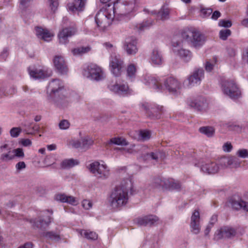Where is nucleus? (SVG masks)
<instances>
[{
	"mask_svg": "<svg viewBox=\"0 0 248 248\" xmlns=\"http://www.w3.org/2000/svg\"><path fill=\"white\" fill-rule=\"evenodd\" d=\"M132 188L133 183L130 179L123 180L109 194L108 201L110 206L112 208L117 209L125 206L128 202V192H131Z\"/></svg>",
	"mask_w": 248,
	"mask_h": 248,
	"instance_id": "nucleus-1",
	"label": "nucleus"
},
{
	"mask_svg": "<svg viewBox=\"0 0 248 248\" xmlns=\"http://www.w3.org/2000/svg\"><path fill=\"white\" fill-rule=\"evenodd\" d=\"M47 92L54 94L57 97L56 104L60 107H64L70 102L68 93L64 87V83L59 79H54L49 82Z\"/></svg>",
	"mask_w": 248,
	"mask_h": 248,
	"instance_id": "nucleus-2",
	"label": "nucleus"
},
{
	"mask_svg": "<svg viewBox=\"0 0 248 248\" xmlns=\"http://www.w3.org/2000/svg\"><path fill=\"white\" fill-rule=\"evenodd\" d=\"M115 17L118 19L119 18L113 6L108 4L107 8L101 9L97 13L95 20L97 25L101 29L105 30L111 24Z\"/></svg>",
	"mask_w": 248,
	"mask_h": 248,
	"instance_id": "nucleus-3",
	"label": "nucleus"
},
{
	"mask_svg": "<svg viewBox=\"0 0 248 248\" xmlns=\"http://www.w3.org/2000/svg\"><path fill=\"white\" fill-rule=\"evenodd\" d=\"M178 36L182 39L190 42L191 45L196 48L202 46L206 40L205 36L195 29L184 30Z\"/></svg>",
	"mask_w": 248,
	"mask_h": 248,
	"instance_id": "nucleus-4",
	"label": "nucleus"
},
{
	"mask_svg": "<svg viewBox=\"0 0 248 248\" xmlns=\"http://www.w3.org/2000/svg\"><path fill=\"white\" fill-rule=\"evenodd\" d=\"M113 7L118 16H125L138 10L139 2L138 0H118Z\"/></svg>",
	"mask_w": 248,
	"mask_h": 248,
	"instance_id": "nucleus-5",
	"label": "nucleus"
},
{
	"mask_svg": "<svg viewBox=\"0 0 248 248\" xmlns=\"http://www.w3.org/2000/svg\"><path fill=\"white\" fill-rule=\"evenodd\" d=\"M84 77L94 81H99L106 78L105 73L102 68L94 63H91L83 70Z\"/></svg>",
	"mask_w": 248,
	"mask_h": 248,
	"instance_id": "nucleus-6",
	"label": "nucleus"
},
{
	"mask_svg": "<svg viewBox=\"0 0 248 248\" xmlns=\"http://www.w3.org/2000/svg\"><path fill=\"white\" fill-rule=\"evenodd\" d=\"M172 49L173 53L185 62L189 61L192 57L191 51L184 48L183 41L178 35L173 37L171 42Z\"/></svg>",
	"mask_w": 248,
	"mask_h": 248,
	"instance_id": "nucleus-7",
	"label": "nucleus"
},
{
	"mask_svg": "<svg viewBox=\"0 0 248 248\" xmlns=\"http://www.w3.org/2000/svg\"><path fill=\"white\" fill-rule=\"evenodd\" d=\"M90 171L96 178L101 180H106L110 175V169L103 161H94L91 163L88 167Z\"/></svg>",
	"mask_w": 248,
	"mask_h": 248,
	"instance_id": "nucleus-8",
	"label": "nucleus"
},
{
	"mask_svg": "<svg viewBox=\"0 0 248 248\" xmlns=\"http://www.w3.org/2000/svg\"><path fill=\"white\" fill-rule=\"evenodd\" d=\"M221 89L224 94L232 99H236L241 97V91L233 80L227 79L222 81Z\"/></svg>",
	"mask_w": 248,
	"mask_h": 248,
	"instance_id": "nucleus-9",
	"label": "nucleus"
},
{
	"mask_svg": "<svg viewBox=\"0 0 248 248\" xmlns=\"http://www.w3.org/2000/svg\"><path fill=\"white\" fill-rule=\"evenodd\" d=\"M124 61L120 55L111 54L109 60V68L111 73L116 77L121 76L124 68Z\"/></svg>",
	"mask_w": 248,
	"mask_h": 248,
	"instance_id": "nucleus-10",
	"label": "nucleus"
},
{
	"mask_svg": "<svg viewBox=\"0 0 248 248\" xmlns=\"http://www.w3.org/2000/svg\"><path fill=\"white\" fill-rule=\"evenodd\" d=\"M108 88L110 91L121 96L130 95L133 92L126 83H119L116 82L114 84L109 85Z\"/></svg>",
	"mask_w": 248,
	"mask_h": 248,
	"instance_id": "nucleus-11",
	"label": "nucleus"
},
{
	"mask_svg": "<svg viewBox=\"0 0 248 248\" xmlns=\"http://www.w3.org/2000/svg\"><path fill=\"white\" fill-rule=\"evenodd\" d=\"M141 107L146 111L147 115L152 119H160L164 112L163 106L159 105L152 106L145 103L143 104Z\"/></svg>",
	"mask_w": 248,
	"mask_h": 248,
	"instance_id": "nucleus-12",
	"label": "nucleus"
},
{
	"mask_svg": "<svg viewBox=\"0 0 248 248\" xmlns=\"http://www.w3.org/2000/svg\"><path fill=\"white\" fill-rule=\"evenodd\" d=\"M181 82L176 78L172 77L166 78L164 81V86H162V90L167 89L172 94H177L181 88Z\"/></svg>",
	"mask_w": 248,
	"mask_h": 248,
	"instance_id": "nucleus-13",
	"label": "nucleus"
},
{
	"mask_svg": "<svg viewBox=\"0 0 248 248\" xmlns=\"http://www.w3.org/2000/svg\"><path fill=\"white\" fill-rule=\"evenodd\" d=\"M29 73L32 78L37 79L45 78L52 75V71L46 68L37 69L32 66L28 68Z\"/></svg>",
	"mask_w": 248,
	"mask_h": 248,
	"instance_id": "nucleus-14",
	"label": "nucleus"
},
{
	"mask_svg": "<svg viewBox=\"0 0 248 248\" xmlns=\"http://www.w3.org/2000/svg\"><path fill=\"white\" fill-rule=\"evenodd\" d=\"M54 66L57 72L61 75H66L68 72L67 63L63 57L59 55H55L53 59Z\"/></svg>",
	"mask_w": 248,
	"mask_h": 248,
	"instance_id": "nucleus-15",
	"label": "nucleus"
},
{
	"mask_svg": "<svg viewBox=\"0 0 248 248\" xmlns=\"http://www.w3.org/2000/svg\"><path fill=\"white\" fill-rule=\"evenodd\" d=\"M51 212L48 210L44 211L41 213V217L37 221L35 220H31V222L33 225L37 228L44 229L48 226L51 222L50 215L52 214Z\"/></svg>",
	"mask_w": 248,
	"mask_h": 248,
	"instance_id": "nucleus-16",
	"label": "nucleus"
},
{
	"mask_svg": "<svg viewBox=\"0 0 248 248\" xmlns=\"http://www.w3.org/2000/svg\"><path fill=\"white\" fill-rule=\"evenodd\" d=\"M204 77V71L202 68H196L188 77L187 80L190 86L199 85Z\"/></svg>",
	"mask_w": 248,
	"mask_h": 248,
	"instance_id": "nucleus-17",
	"label": "nucleus"
},
{
	"mask_svg": "<svg viewBox=\"0 0 248 248\" xmlns=\"http://www.w3.org/2000/svg\"><path fill=\"white\" fill-rule=\"evenodd\" d=\"M236 230L232 227L225 226L217 230L215 233L214 239L219 240L222 238H231L236 234Z\"/></svg>",
	"mask_w": 248,
	"mask_h": 248,
	"instance_id": "nucleus-18",
	"label": "nucleus"
},
{
	"mask_svg": "<svg viewBox=\"0 0 248 248\" xmlns=\"http://www.w3.org/2000/svg\"><path fill=\"white\" fill-rule=\"evenodd\" d=\"M137 45V40L135 37H128L125 40L124 48L128 55H134L138 51Z\"/></svg>",
	"mask_w": 248,
	"mask_h": 248,
	"instance_id": "nucleus-19",
	"label": "nucleus"
},
{
	"mask_svg": "<svg viewBox=\"0 0 248 248\" xmlns=\"http://www.w3.org/2000/svg\"><path fill=\"white\" fill-rule=\"evenodd\" d=\"M188 105L195 110L203 112L208 108V103L206 99L203 97H198L188 102Z\"/></svg>",
	"mask_w": 248,
	"mask_h": 248,
	"instance_id": "nucleus-20",
	"label": "nucleus"
},
{
	"mask_svg": "<svg viewBox=\"0 0 248 248\" xmlns=\"http://www.w3.org/2000/svg\"><path fill=\"white\" fill-rule=\"evenodd\" d=\"M141 80L144 84L153 88L156 91H162V85L161 82L155 77L149 74H145L143 76Z\"/></svg>",
	"mask_w": 248,
	"mask_h": 248,
	"instance_id": "nucleus-21",
	"label": "nucleus"
},
{
	"mask_svg": "<svg viewBox=\"0 0 248 248\" xmlns=\"http://www.w3.org/2000/svg\"><path fill=\"white\" fill-rule=\"evenodd\" d=\"M77 30L74 27L65 28L61 31L58 35L59 42L62 44H65L68 42V38L75 35Z\"/></svg>",
	"mask_w": 248,
	"mask_h": 248,
	"instance_id": "nucleus-22",
	"label": "nucleus"
},
{
	"mask_svg": "<svg viewBox=\"0 0 248 248\" xmlns=\"http://www.w3.org/2000/svg\"><path fill=\"white\" fill-rule=\"evenodd\" d=\"M196 166L201 168V171L208 173L214 174L218 172L219 167L216 162H208L207 163H198L195 164Z\"/></svg>",
	"mask_w": 248,
	"mask_h": 248,
	"instance_id": "nucleus-23",
	"label": "nucleus"
},
{
	"mask_svg": "<svg viewBox=\"0 0 248 248\" xmlns=\"http://www.w3.org/2000/svg\"><path fill=\"white\" fill-rule=\"evenodd\" d=\"M229 202L232 209L235 210H243L245 212H248V202L242 199L233 197L231 198Z\"/></svg>",
	"mask_w": 248,
	"mask_h": 248,
	"instance_id": "nucleus-24",
	"label": "nucleus"
},
{
	"mask_svg": "<svg viewBox=\"0 0 248 248\" xmlns=\"http://www.w3.org/2000/svg\"><path fill=\"white\" fill-rule=\"evenodd\" d=\"M87 0H68L67 9L74 13L83 11Z\"/></svg>",
	"mask_w": 248,
	"mask_h": 248,
	"instance_id": "nucleus-25",
	"label": "nucleus"
},
{
	"mask_svg": "<svg viewBox=\"0 0 248 248\" xmlns=\"http://www.w3.org/2000/svg\"><path fill=\"white\" fill-rule=\"evenodd\" d=\"M200 213L198 211L195 210L191 217L190 224L191 232L194 234H198L201 230L200 224Z\"/></svg>",
	"mask_w": 248,
	"mask_h": 248,
	"instance_id": "nucleus-26",
	"label": "nucleus"
},
{
	"mask_svg": "<svg viewBox=\"0 0 248 248\" xmlns=\"http://www.w3.org/2000/svg\"><path fill=\"white\" fill-rule=\"evenodd\" d=\"M35 31L38 38L45 41H49L51 40L53 34L50 33L48 30L41 27H35Z\"/></svg>",
	"mask_w": 248,
	"mask_h": 248,
	"instance_id": "nucleus-27",
	"label": "nucleus"
},
{
	"mask_svg": "<svg viewBox=\"0 0 248 248\" xmlns=\"http://www.w3.org/2000/svg\"><path fill=\"white\" fill-rule=\"evenodd\" d=\"M55 200L62 202H66L72 205H77L78 201L71 196H67L65 194H57L55 196Z\"/></svg>",
	"mask_w": 248,
	"mask_h": 248,
	"instance_id": "nucleus-28",
	"label": "nucleus"
},
{
	"mask_svg": "<svg viewBox=\"0 0 248 248\" xmlns=\"http://www.w3.org/2000/svg\"><path fill=\"white\" fill-rule=\"evenodd\" d=\"M163 62V59L161 52L159 50L154 48L150 55V62L154 65H161Z\"/></svg>",
	"mask_w": 248,
	"mask_h": 248,
	"instance_id": "nucleus-29",
	"label": "nucleus"
},
{
	"mask_svg": "<svg viewBox=\"0 0 248 248\" xmlns=\"http://www.w3.org/2000/svg\"><path fill=\"white\" fill-rule=\"evenodd\" d=\"M170 9L166 5H163L158 12L152 11L151 14L157 15L158 19L162 20H168L170 18Z\"/></svg>",
	"mask_w": 248,
	"mask_h": 248,
	"instance_id": "nucleus-30",
	"label": "nucleus"
},
{
	"mask_svg": "<svg viewBox=\"0 0 248 248\" xmlns=\"http://www.w3.org/2000/svg\"><path fill=\"white\" fill-rule=\"evenodd\" d=\"M137 68L134 64H129L126 68V78L130 81H133L136 76Z\"/></svg>",
	"mask_w": 248,
	"mask_h": 248,
	"instance_id": "nucleus-31",
	"label": "nucleus"
},
{
	"mask_svg": "<svg viewBox=\"0 0 248 248\" xmlns=\"http://www.w3.org/2000/svg\"><path fill=\"white\" fill-rule=\"evenodd\" d=\"M166 189L170 190H180L181 188V184L177 181L172 179H167Z\"/></svg>",
	"mask_w": 248,
	"mask_h": 248,
	"instance_id": "nucleus-32",
	"label": "nucleus"
},
{
	"mask_svg": "<svg viewBox=\"0 0 248 248\" xmlns=\"http://www.w3.org/2000/svg\"><path fill=\"white\" fill-rule=\"evenodd\" d=\"M79 164V161L73 158L66 159L63 160L61 164V166L63 169H69Z\"/></svg>",
	"mask_w": 248,
	"mask_h": 248,
	"instance_id": "nucleus-33",
	"label": "nucleus"
},
{
	"mask_svg": "<svg viewBox=\"0 0 248 248\" xmlns=\"http://www.w3.org/2000/svg\"><path fill=\"white\" fill-rule=\"evenodd\" d=\"M81 141L82 145V149L88 150L94 143V140L92 137L89 136L82 138Z\"/></svg>",
	"mask_w": 248,
	"mask_h": 248,
	"instance_id": "nucleus-34",
	"label": "nucleus"
},
{
	"mask_svg": "<svg viewBox=\"0 0 248 248\" xmlns=\"http://www.w3.org/2000/svg\"><path fill=\"white\" fill-rule=\"evenodd\" d=\"M78 231L81 236H84L89 240H96L98 237L97 234L95 232L89 230H79Z\"/></svg>",
	"mask_w": 248,
	"mask_h": 248,
	"instance_id": "nucleus-35",
	"label": "nucleus"
},
{
	"mask_svg": "<svg viewBox=\"0 0 248 248\" xmlns=\"http://www.w3.org/2000/svg\"><path fill=\"white\" fill-rule=\"evenodd\" d=\"M91 49V48L89 46L78 47L73 49L72 52L74 56H79L89 52Z\"/></svg>",
	"mask_w": 248,
	"mask_h": 248,
	"instance_id": "nucleus-36",
	"label": "nucleus"
},
{
	"mask_svg": "<svg viewBox=\"0 0 248 248\" xmlns=\"http://www.w3.org/2000/svg\"><path fill=\"white\" fill-rule=\"evenodd\" d=\"M217 59L216 57H214L213 58L207 60L204 65V67L206 71L208 72H211L217 64Z\"/></svg>",
	"mask_w": 248,
	"mask_h": 248,
	"instance_id": "nucleus-37",
	"label": "nucleus"
},
{
	"mask_svg": "<svg viewBox=\"0 0 248 248\" xmlns=\"http://www.w3.org/2000/svg\"><path fill=\"white\" fill-rule=\"evenodd\" d=\"M167 179L164 178L157 177L154 179L153 182V186L156 188H166L167 185Z\"/></svg>",
	"mask_w": 248,
	"mask_h": 248,
	"instance_id": "nucleus-38",
	"label": "nucleus"
},
{
	"mask_svg": "<svg viewBox=\"0 0 248 248\" xmlns=\"http://www.w3.org/2000/svg\"><path fill=\"white\" fill-rule=\"evenodd\" d=\"M199 131L208 137H212L215 134V129L212 126L201 127L199 128Z\"/></svg>",
	"mask_w": 248,
	"mask_h": 248,
	"instance_id": "nucleus-39",
	"label": "nucleus"
},
{
	"mask_svg": "<svg viewBox=\"0 0 248 248\" xmlns=\"http://www.w3.org/2000/svg\"><path fill=\"white\" fill-rule=\"evenodd\" d=\"M108 144H114L118 145L124 146L128 144L126 140L122 137L111 138L108 142Z\"/></svg>",
	"mask_w": 248,
	"mask_h": 248,
	"instance_id": "nucleus-40",
	"label": "nucleus"
},
{
	"mask_svg": "<svg viewBox=\"0 0 248 248\" xmlns=\"http://www.w3.org/2000/svg\"><path fill=\"white\" fill-rule=\"evenodd\" d=\"M12 151L9 149L6 153H1L0 155V160L1 162H8L14 158V155L11 154Z\"/></svg>",
	"mask_w": 248,
	"mask_h": 248,
	"instance_id": "nucleus-41",
	"label": "nucleus"
},
{
	"mask_svg": "<svg viewBox=\"0 0 248 248\" xmlns=\"http://www.w3.org/2000/svg\"><path fill=\"white\" fill-rule=\"evenodd\" d=\"M32 125L33 122L28 121H25L21 124L23 130L28 134H32V132L31 131Z\"/></svg>",
	"mask_w": 248,
	"mask_h": 248,
	"instance_id": "nucleus-42",
	"label": "nucleus"
},
{
	"mask_svg": "<svg viewBox=\"0 0 248 248\" xmlns=\"http://www.w3.org/2000/svg\"><path fill=\"white\" fill-rule=\"evenodd\" d=\"M43 236L56 242H59L61 240L60 236L58 234L53 232H44Z\"/></svg>",
	"mask_w": 248,
	"mask_h": 248,
	"instance_id": "nucleus-43",
	"label": "nucleus"
},
{
	"mask_svg": "<svg viewBox=\"0 0 248 248\" xmlns=\"http://www.w3.org/2000/svg\"><path fill=\"white\" fill-rule=\"evenodd\" d=\"M241 160L237 157L230 156V166L231 168H238L241 166Z\"/></svg>",
	"mask_w": 248,
	"mask_h": 248,
	"instance_id": "nucleus-44",
	"label": "nucleus"
},
{
	"mask_svg": "<svg viewBox=\"0 0 248 248\" xmlns=\"http://www.w3.org/2000/svg\"><path fill=\"white\" fill-rule=\"evenodd\" d=\"M141 157L144 160H155L157 161L158 158V152H151L147 153L141 156Z\"/></svg>",
	"mask_w": 248,
	"mask_h": 248,
	"instance_id": "nucleus-45",
	"label": "nucleus"
},
{
	"mask_svg": "<svg viewBox=\"0 0 248 248\" xmlns=\"http://www.w3.org/2000/svg\"><path fill=\"white\" fill-rule=\"evenodd\" d=\"M151 133L148 130H141L139 132V140L146 141L150 139Z\"/></svg>",
	"mask_w": 248,
	"mask_h": 248,
	"instance_id": "nucleus-46",
	"label": "nucleus"
},
{
	"mask_svg": "<svg viewBox=\"0 0 248 248\" xmlns=\"http://www.w3.org/2000/svg\"><path fill=\"white\" fill-rule=\"evenodd\" d=\"M219 163L221 168L230 166V156H223L219 160Z\"/></svg>",
	"mask_w": 248,
	"mask_h": 248,
	"instance_id": "nucleus-47",
	"label": "nucleus"
},
{
	"mask_svg": "<svg viewBox=\"0 0 248 248\" xmlns=\"http://www.w3.org/2000/svg\"><path fill=\"white\" fill-rule=\"evenodd\" d=\"M69 146L74 148H81L82 149V145L81 140H71L68 142Z\"/></svg>",
	"mask_w": 248,
	"mask_h": 248,
	"instance_id": "nucleus-48",
	"label": "nucleus"
},
{
	"mask_svg": "<svg viewBox=\"0 0 248 248\" xmlns=\"http://www.w3.org/2000/svg\"><path fill=\"white\" fill-rule=\"evenodd\" d=\"M135 222L139 226H148L146 216L141 217H139L136 218L135 220Z\"/></svg>",
	"mask_w": 248,
	"mask_h": 248,
	"instance_id": "nucleus-49",
	"label": "nucleus"
},
{
	"mask_svg": "<svg viewBox=\"0 0 248 248\" xmlns=\"http://www.w3.org/2000/svg\"><path fill=\"white\" fill-rule=\"evenodd\" d=\"M231 34V31L229 29L221 30L219 31V37L223 40H226Z\"/></svg>",
	"mask_w": 248,
	"mask_h": 248,
	"instance_id": "nucleus-50",
	"label": "nucleus"
},
{
	"mask_svg": "<svg viewBox=\"0 0 248 248\" xmlns=\"http://www.w3.org/2000/svg\"><path fill=\"white\" fill-rule=\"evenodd\" d=\"M148 226H151L155 223L157 222L159 220L158 217L154 215L146 216Z\"/></svg>",
	"mask_w": 248,
	"mask_h": 248,
	"instance_id": "nucleus-51",
	"label": "nucleus"
},
{
	"mask_svg": "<svg viewBox=\"0 0 248 248\" xmlns=\"http://www.w3.org/2000/svg\"><path fill=\"white\" fill-rule=\"evenodd\" d=\"M70 126V122L67 120H62L59 124V127L61 130L68 129Z\"/></svg>",
	"mask_w": 248,
	"mask_h": 248,
	"instance_id": "nucleus-52",
	"label": "nucleus"
},
{
	"mask_svg": "<svg viewBox=\"0 0 248 248\" xmlns=\"http://www.w3.org/2000/svg\"><path fill=\"white\" fill-rule=\"evenodd\" d=\"M236 155L241 158H246L248 157V150L245 149L238 150L236 152Z\"/></svg>",
	"mask_w": 248,
	"mask_h": 248,
	"instance_id": "nucleus-53",
	"label": "nucleus"
},
{
	"mask_svg": "<svg viewBox=\"0 0 248 248\" xmlns=\"http://www.w3.org/2000/svg\"><path fill=\"white\" fill-rule=\"evenodd\" d=\"M21 131V129L20 127H13L12 128L10 131V135L11 137L13 138L17 137L20 133Z\"/></svg>",
	"mask_w": 248,
	"mask_h": 248,
	"instance_id": "nucleus-54",
	"label": "nucleus"
},
{
	"mask_svg": "<svg viewBox=\"0 0 248 248\" xmlns=\"http://www.w3.org/2000/svg\"><path fill=\"white\" fill-rule=\"evenodd\" d=\"M200 12L201 16L203 17H206L212 14V10L210 8H202Z\"/></svg>",
	"mask_w": 248,
	"mask_h": 248,
	"instance_id": "nucleus-55",
	"label": "nucleus"
},
{
	"mask_svg": "<svg viewBox=\"0 0 248 248\" xmlns=\"http://www.w3.org/2000/svg\"><path fill=\"white\" fill-rule=\"evenodd\" d=\"M232 25L231 21L228 20L221 19L218 22V26L219 27H223L225 28L231 27Z\"/></svg>",
	"mask_w": 248,
	"mask_h": 248,
	"instance_id": "nucleus-56",
	"label": "nucleus"
},
{
	"mask_svg": "<svg viewBox=\"0 0 248 248\" xmlns=\"http://www.w3.org/2000/svg\"><path fill=\"white\" fill-rule=\"evenodd\" d=\"M49 3V7L53 12H55L59 5L58 0H48Z\"/></svg>",
	"mask_w": 248,
	"mask_h": 248,
	"instance_id": "nucleus-57",
	"label": "nucleus"
},
{
	"mask_svg": "<svg viewBox=\"0 0 248 248\" xmlns=\"http://www.w3.org/2000/svg\"><path fill=\"white\" fill-rule=\"evenodd\" d=\"M232 149V146L231 142H227L222 146V150L225 152H230Z\"/></svg>",
	"mask_w": 248,
	"mask_h": 248,
	"instance_id": "nucleus-58",
	"label": "nucleus"
},
{
	"mask_svg": "<svg viewBox=\"0 0 248 248\" xmlns=\"http://www.w3.org/2000/svg\"><path fill=\"white\" fill-rule=\"evenodd\" d=\"M13 153H14L15 156L19 157H23L24 156V153L23 152V151L21 148H17L16 149H14L13 150Z\"/></svg>",
	"mask_w": 248,
	"mask_h": 248,
	"instance_id": "nucleus-59",
	"label": "nucleus"
},
{
	"mask_svg": "<svg viewBox=\"0 0 248 248\" xmlns=\"http://www.w3.org/2000/svg\"><path fill=\"white\" fill-rule=\"evenodd\" d=\"M82 205L83 207L86 210L90 209L91 208H92L93 205L92 202L88 200H83L82 202Z\"/></svg>",
	"mask_w": 248,
	"mask_h": 248,
	"instance_id": "nucleus-60",
	"label": "nucleus"
},
{
	"mask_svg": "<svg viewBox=\"0 0 248 248\" xmlns=\"http://www.w3.org/2000/svg\"><path fill=\"white\" fill-rule=\"evenodd\" d=\"M32 1H33V0H20V7L21 8H27L29 6L30 2Z\"/></svg>",
	"mask_w": 248,
	"mask_h": 248,
	"instance_id": "nucleus-61",
	"label": "nucleus"
},
{
	"mask_svg": "<svg viewBox=\"0 0 248 248\" xmlns=\"http://www.w3.org/2000/svg\"><path fill=\"white\" fill-rule=\"evenodd\" d=\"M26 168V164L24 162L20 161L17 163L16 165V168L17 170H20Z\"/></svg>",
	"mask_w": 248,
	"mask_h": 248,
	"instance_id": "nucleus-62",
	"label": "nucleus"
},
{
	"mask_svg": "<svg viewBox=\"0 0 248 248\" xmlns=\"http://www.w3.org/2000/svg\"><path fill=\"white\" fill-rule=\"evenodd\" d=\"M104 46L109 51L115 50V47L109 42H106L103 44Z\"/></svg>",
	"mask_w": 248,
	"mask_h": 248,
	"instance_id": "nucleus-63",
	"label": "nucleus"
},
{
	"mask_svg": "<svg viewBox=\"0 0 248 248\" xmlns=\"http://www.w3.org/2000/svg\"><path fill=\"white\" fill-rule=\"evenodd\" d=\"M9 54L8 50L6 48H4L0 54V57L3 60L8 57Z\"/></svg>",
	"mask_w": 248,
	"mask_h": 248,
	"instance_id": "nucleus-64",
	"label": "nucleus"
}]
</instances>
